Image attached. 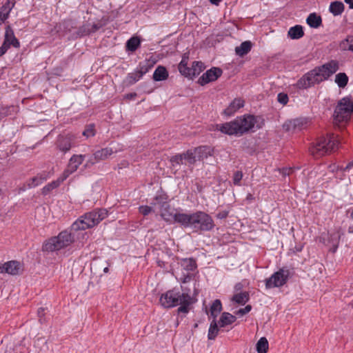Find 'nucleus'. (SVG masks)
Returning <instances> with one entry per match:
<instances>
[{
    "label": "nucleus",
    "instance_id": "26",
    "mask_svg": "<svg viewBox=\"0 0 353 353\" xmlns=\"http://www.w3.org/2000/svg\"><path fill=\"white\" fill-rule=\"evenodd\" d=\"M236 320L235 316L228 313L223 312L222 313L220 320L219 321V327H223L226 325H230L234 323Z\"/></svg>",
    "mask_w": 353,
    "mask_h": 353
},
{
    "label": "nucleus",
    "instance_id": "49",
    "mask_svg": "<svg viewBox=\"0 0 353 353\" xmlns=\"http://www.w3.org/2000/svg\"><path fill=\"white\" fill-rule=\"evenodd\" d=\"M252 309V306L250 305H246L244 308H241L237 310L235 314L239 316H243L244 314L248 313Z\"/></svg>",
    "mask_w": 353,
    "mask_h": 353
},
{
    "label": "nucleus",
    "instance_id": "54",
    "mask_svg": "<svg viewBox=\"0 0 353 353\" xmlns=\"http://www.w3.org/2000/svg\"><path fill=\"white\" fill-rule=\"evenodd\" d=\"M350 218L352 220H353V210L350 213ZM348 232L349 233H353V225H350L348 228Z\"/></svg>",
    "mask_w": 353,
    "mask_h": 353
},
{
    "label": "nucleus",
    "instance_id": "20",
    "mask_svg": "<svg viewBox=\"0 0 353 353\" xmlns=\"http://www.w3.org/2000/svg\"><path fill=\"white\" fill-rule=\"evenodd\" d=\"M65 179H66V178H63V174H61L60 175V176L57 180H54V181L49 183L48 184H47L42 188V190H41L42 194L47 195L52 190L58 188Z\"/></svg>",
    "mask_w": 353,
    "mask_h": 353
},
{
    "label": "nucleus",
    "instance_id": "27",
    "mask_svg": "<svg viewBox=\"0 0 353 353\" xmlns=\"http://www.w3.org/2000/svg\"><path fill=\"white\" fill-rule=\"evenodd\" d=\"M252 48V43L249 41L241 43L239 46L235 48V52L239 57H243L247 54Z\"/></svg>",
    "mask_w": 353,
    "mask_h": 353
},
{
    "label": "nucleus",
    "instance_id": "53",
    "mask_svg": "<svg viewBox=\"0 0 353 353\" xmlns=\"http://www.w3.org/2000/svg\"><path fill=\"white\" fill-rule=\"evenodd\" d=\"M44 312H45V309H44V308H43V307H39V308L38 309L37 312H38V315H39V320H40V321H41L42 317H43V316H44V314H45Z\"/></svg>",
    "mask_w": 353,
    "mask_h": 353
},
{
    "label": "nucleus",
    "instance_id": "14",
    "mask_svg": "<svg viewBox=\"0 0 353 353\" xmlns=\"http://www.w3.org/2000/svg\"><path fill=\"white\" fill-rule=\"evenodd\" d=\"M245 101L241 98L234 99L229 105L223 110V114L230 117L236 113L240 108L244 106Z\"/></svg>",
    "mask_w": 353,
    "mask_h": 353
},
{
    "label": "nucleus",
    "instance_id": "16",
    "mask_svg": "<svg viewBox=\"0 0 353 353\" xmlns=\"http://www.w3.org/2000/svg\"><path fill=\"white\" fill-rule=\"evenodd\" d=\"M6 273L10 275H17L22 272L21 264L17 261H10L5 263Z\"/></svg>",
    "mask_w": 353,
    "mask_h": 353
},
{
    "label": "nucleus",
    "instance_id": "56",
    "mask_svg": "<svg viewBox=\"0 0 353 353\" xmlns=\"http://www.w3.org/2000/svg\"><path fill=\"white\" fill-rule=\"evenodd\" d=\"M242 288V285L241 283H237L235 287V291L237 292L238 291H240Z\"/></svg>",
    "mask_w": 353,
    "mask_h": 353
},
{
    "label": "nucleus",
    "instance_id": "7",
    "mask_svg": "<svg viewBox=\"0 0 353 353\" xmlns=\"http://www.w3.org/2000/svg\"><path fill=\"white\" fill-rule=\"evenodd\" d=\"M352 112L353 102L350 98L344 97L339 101L334 112V117L335 120L339 122L347 121Z\"/></svg>",
    "mask_w": 353,
    "mask_h": 353
},
{
    "label": "nucleus",
    "instance_id": "44",
    "mask_svg": "<svg viewBox=\"0 0 353 353\" xmlns=\"http://www.w3.org/2000/svg\"><path fill=\"white\" fill-rule=\"evenodd\" d=\"M330 242L332 243V245L333 247L332 252H335L339 243L340 241V234L339 233H334L332 234L331 236Z\"/></svg>",
    "mask_w": 353,
    "mask_h": 353
},
{
    "label": "nucleus",
    "instance_id": "1",
    "mask_svg": "<svg viewBox=\"0 0 353 353\" xmlns=\"http://www.w3.org/2000/svg\"><path fill=\"white\" fill-rule=\"evenodd\" d=\"M339 70V63L331 61L321 66L316 67L304 74L295 84L299 89H306L314 84L327 80Z\"/></svg>",
    "mask_w": 353,
    "mask_h": 353
},
{
    "label": "nucleus",
    "instance_id": "35",
    "mask_svg": "<svg viewBox=\"0 0 353 353\" xmlns=\"http://www.w3.org/2000/svg\"><path fill=\"white\" fill-rule=\"evenodd\" d=\"M222 305L221 301L219 299L215 300L211 307H210V314L214 317V319H216V316L221 312Z\"/></svg>",
    "mask_w": 353,
    "mask_h": 353
},
{
    "label": "nucleus",
    "instance_id": "57",
    "mask_svg": "<svg viewBox=\"0 0 353 353\" xmlns=\"http://www.w3.org/2000/svg\"><path fill=\"white\" fill-rule=\"evenodd\" d=\"M254 199V196H253L252 194H250V193L248 194V195H247V196H246V200H248V201H252V200H253Z\"/></svg>",
    "mask_w": 353,
    "mask_h": 353
},
{
    "label": "nucleus",
    "instance_id": "29",
    "mask_svg": "<svg viewBox=\"0 0 353 353\" xmlns=\"http://www.w3.org/2000/svg\"><path fill=\"white\" fill-rule=\"evenodd\" d=\"M288 34L292 39H299L304 35V32L301 26L296 25L290 28Z\"/></svg>",
    "mask_w": 353,
    "mask_h": 353
},
{
    "label": "nucleus",
    "instance_id": "24",
    "mask_svg": "<svg viewBox=\"0 0 353 353\" xmlns=\"http://www.w3.org/2000/svg\"><path fill=\"white\" fill-rule=\"evenodd\" d=\"M250 299V295L248 292H236L233 295L231 301L239 305H245Z\"/></svg>",
    "mask_w": 353,
    "mask_h": 353
},
{
    "label": "nucleus",
    "instance_id": "6",
    "mask_svg": "<svg viewBox=\"0 0 353 353\" xmlns=\"http://www.w3.org/2000/svg\"><path fill=\"white\" fill-rule=\"evenodd\" d=\"M74 242V237L67 230L61 232L57 236L52 237L45 242L43 250L54 252L61 250Z\"/></svg>",
    "mask_w": 353,
    "mask_h": 353
},
{
    "label": "nucleus",
    "instance_id": "42",
    "mask_svg": "<svg viewBox=\"0 0 353 353\" xmlns=\"http://www.w3.org/2000/svg\"><path fill=\"white\" fill-rule=\"evenodd\" d=\"M143 76V74L138 69H137L133 72L128 74V79L129 83L133 84L141 79Z\"/></svg>",
    "mask_w": 353,
    "mask_h": 353
},
{
    "label": "nucleus",
    "instance_id": "25",
    "mask_svg": "<svg viewBox=\"0 0 353 353\" xmlns=\"http://www.w3.org/2000/svg\"><path fill=\"white\" fill-rule=\"evenodd\" d=\"M168 77V72L166 68L163 66H158L154 72L153 79L156 81H160L167 79Z\"/></svg>",
    "mask_w": 353,
    "mask_h": 353
},
{
    "label": "nucleus",
    "instance_id": "4",
    "mask_svg": "<svg viewBox=\"0 0 353 353\" xmlns=\"http://www.w3.org/2000/svg\"><path fill=\"white\" fill-rule=\"evenodd\" d=\"M340 144V140L334 134H328L326 137H321L310 146V154L314 158H320L335 152Z\"/></svg>",
    "mask_w": 353,
    "mask_h": 353
},
{
    "label": "nucleus",
    "instance_id": "30",
    "mask_svg": "<svg viewBox=\"0 0 353 353\" xmlns=\"http://www.w3.org/2000/svg\"><path fill=\"white\" fill-rule=\"evenodd\" d=\"M306 22L311 28H317L321 25L322 19L316 13H311L307 17Z\"/></svg>",
    "mask_w": 353,
    "mask_h": 353
},
{
    "label": "nucleus",
    "instance_id": "32",
    "mask_svg": "<svg viewBox=\"0 0 353 353\" xmlns=\"http://www.w3.org/2000/svg\"><path fill=\"white\" fill-rule=\"evenodd\" d=\"M349 78L345 72H339L335 76V83L341 88H344L348 83Z\"/></svg>",
    "mask_w": 353,
    "mask_h": 353
},
{
    "label": "nucleus",
    "instance_id": "62",
    "mask_svg": "<svg viewBox=\"0 0 353 353\" xmlns=\"http://www.w3.org/2000/svg\"><path fill=\"white\" fill-rule=\"evenodd\" d=\"M108 270H109V269H108V267H105V268L103 269V272H104L105 273H108Z\"/></svg>",
    "mask_w": 353,
    "mask_h": 353
},
{
    "label": "nucleus",
    "instance_id": "48",
    "mask_svg": "<svg viewBox=\"0 0 353 353\" xmlns=\"http://www.w3.org/2000/svg\"><path fill=\"white\" fill-rule=\"evenodd\" d=\"M278 101L282 105H286L288 102V96L284 92L279 93L277 95Z\"/></svg>",
    "mask_w": 353,
    "mask_h": 353
},
{
    "label": "nucleus",
    "instance_id": "12",
    "mask_svg": "<svg viewBox=\"0 0 353 353\" xmlns=\"http://www.w3.org/2000/svg\"><path fill=\"white\" fill-rule=\"evenodd\" d=\"M75 139V135L71 133L60 135L57 141V148L61 152L66 153L74 145Z\"/></svg>",
    "mask_w": 353,
    "mask_h": 353
},
{
    "label": "nucleus",
    "instance_id": "10",
    "mask_svg": "<svg viewBox=\"0 0 353 353\" xmlns=\"http://www.w3.org/2000/svg\"><path fill=\"white\" fill-rule=\"evenodd\" d=\"M113 153L114 151L112 148L108 147L98 150L94 152L92 157L86 161L84 167L89 168L96 163H98L101 161H104L110 157Z\"/></svg>",
    "mask_w": 353,
    "mask_h": 353
},
{
    "label": "nucleus",
    "instance_id": "13",
    "mask_svg": "<svg viewBox=\"0 0 353 353\" xmlns=\"http://www.w3.org/2000/svg\"><path fill=\"white\" fill-rule=\"evenodd\" d=\"M222 74V70L219 68H212L204 72L198 79V83L204 85L216 81Z\"/></svg>",
    "mask_w": 353,
    "mask_h": 353
},
{
    "label": "nucleus",
    "instance_id": "31",
    "mask_svg": "<svg viewBox=\"0 0 353 353\" xmlns=\"http://www.w3.org/2000/svg\"><path fill=\"white\" fill-rule=\"evenodd\" d=\"M16 347L15 341H10L6 343H2L0 345V353H16Z\"/></svg>",
    "mask_w": 353,
    "mask_h": 353
},
{
    "label": "nucleus",
    "instance_id": "43",
    "mask_svg": "<svg viewBox=\"0 0 353 353\" xmlns=\"http://www.w3.org/2000/svg\"><path fill=\"white\" fill-rule=\"evenodd\" d=\"M341 47L344 50L353 52V35L349 36L341 43Z\"/></svg>",
    "mask_w": 353,
    "mask_h": 353
},
{
    "label": "nucleus",
    "instance_id": "59",
    "mask_svg": "<svg viewBox=\"0 0 353 353\" xmlns=\"http://www.w3.org/2000/svg\"><path fill=\"white\" fill-rule=\"evenodd\" d=\"M353 167V163H350L347 165V166L345 168V170H347Z\"/></svg>",
    "mask_w": 353,
    "mask_h": 353
},
{
    "label": "nucleus",
    "instance_id": "55",
    "mask_svg": "<svg viewBox=\"0 0 353 353\" xmlns=\"http://www.w3.org/2000/svg\"><path fill=\"white\" fill-rule=\"evenodd\" d=\"M5 263L3 264H1L0 263V274H3V273H6V270H5Z\"/></svg>",
    "mask_w": 353,
    "mask_h": 353
},
{
    "label": "nucleus",
    "instance_id": "37",
    "mask_svg": "<svg viewBox=\"0 0 353 353\" xmlns=\"http://www.w3.org/2000/svg\"><path fill=\"white\" fill-rule=\"evenodd\" d=\"M140 39L137 37L130 38L126 43V48L128 50L134 52L140 46Z\"/></svg>",
    "mask_w": 353,
    "mask_h": 353
},
{
    "label": "nucleus",
    "instance_id": "38",
    "mask_svg": "<svg viewBox=\"0 0 353 353\" xmlns=\"http://www.w3.org/2000/svg\"><path fill=\"white\" fill-rule=\"evenodd\" d=\"M204 68V65L201 61H194L191 67V70H192V73H191V79L199 75Z\"/></svg>",
    "mask_w": 353,
    "mask_h": 353
},
{
    "label": "nucleus",
    "instance_id": "11",
    "mask_svg": "<svg viewBox=\"0 0 353 353\" xmlns=\"http://www.w3.org/2000/svg\"><path fill=\"white\" fill-rule=\"evenodd\" d=\"M85 156L83 154H73L69 159L66 169L63 172V178H68L70 174L77 170L82 164Z\"/></svg>",
    "mask_w": 353,
    "mask_h": 353
},
{
    "label": "nucleus",
    "instance_id": "61",
    "mask_svg": "<svg viewBox=\"0 0 353 353\" xmlns=\"http://www.w3.org/2000/svg\"><path fill=\"white\" fill-rule=\"evenodd\" d=\"M345 2L350 5L352 3V0H345Z\"/></svg>",
    "mask_w": 353,
    "mask_h": 353
},
{
    "label": "nucleus",
    "instance_id": "18",
    "mask_svg": "<svg viewBox=\"0 0 353 353\" xmlns=\"http://www.w3.org/2000/svg\"><path fill=\"white\" fill-rule=\"evenodd\" d=\"M198 161L204 160L213 154V149L209 146H200L194 148Z\"/></svg>",
    "mask_w": 353,
    "mask_h": 353
},
{
    "label": "nucleus",
    "instance_id": "39",
    "mask_svg": "<svg viewBox=\"0 0 353 353\" xmlns=\"http://www.w3.org/2000/svg\"><path fill=\"white\" fill-rule=\"evenodd\" d=\"M302 125H303L302 121H301L300 119H294V120H291V121L286 122L283 125V127L287 130H295L296 128H300V127Z\"/></svg>",
    "mask_w": 353,
    "mask_h": 353
},
{
    "label": "nucleus",
    "instance_id": "58",
    "mask_svg": "<svg viewBox=\"0 0 353 353\" xmlns=\"http://www.w3.org/2000/svg\"><path fill=\"white\" fill-rule=\"evenodd\" d=\"M212 4L218 5L221 0H210Z\"/></svg>",
    "mask_w": 353,
    "mask_h": 353
},
{
    "label": "nucleus",
    "instance_id": "34",
    "mask_svg": "<svg viewBox=\"0 0 353 353\" xmlns=\"http://www.w3.org/2000/svg\"><path fill=\"white\" fill-rule=\"evenodd\" d=\"M344 10V5L339 1L331 3L330 6V11L334 15H339L342 13Z\"/></svg>",
    "mask_w": 353,
    "mask_h": 353
},
{
    "label": "nucleus",
    "instance_id": "36",
    "mask_svg": "<svg viewBox=\"0 0 353 353\" xmlns=\"http://www.w3.org/2000/svg\"><path fill=\"white\" fill-rule=\"evenodd\" d=\"M256 347L258 353H266L268 350V341L267 339L261 337L256 343Z\"/></svg>",
    "mask_w": 353,
    "mask_h": 353
},
{
    "label": "nucleus",
    "instance_id": "33",
    "mask_svg": "<svg viewBox=\"0 0 353 353\" xmlns=\"http://www.w3.org/2000/svg\"><path fill=\"white\" fill-rule=\"evenodd\" d=\"M219 327L216 319H213L211 322L208 334V338L210 340H214L219 333Z\"/></svg>",
    "mask_w": 353,
    "mask_h": 353
},
{
    "label": "nucleus",
    "instance_id": "2",
    "mask_svg": "<svg viewBox=\"0 0 353 353\" xmlns=\"http://www.w3.org/2000/svg\"><path fill=\"white\" fill-rule=\"evenodd\" d=\"M256 117L251 114L238 117L233 121L216 125V129L222 133L241 137L251 130L256 124Z\"/></svg>",
    "mask_w": 353,
    "mask_h": 353
},
{
    "label": "nucleus",
    "instance_id": "17",
    "mask_svg": "<svg viewBox=\"0 0 353 353\" xmlns=\"http://www.w3.org/2000/svg\"><path fill=\"white\" fill-rule=\"evenodd\" d=\"M3 42L8 44L9 47L12 46L16 48H18L20 46L19 40L14 36L12 29L9 26L6 28Z\"/></svg>",
    "mask_w": 353,
    "mask_h": 353
},
{
    "label": "nucleus",
    "instance_id": "28",
    "mask_svg": "<svg viewBox=\"0 0 353 353\" xmlns=\"http://www.w3.org/2000/svg\"><path fill=\"white\" fill-rule=\"evenodd\" d=\"M184 164L194 165L198 161L194 149L182 154Z\"/></svg>",
    "mask_w": 353,
    "mask_h": 353
},
{
    "label": "nucleus",
    "instance_id": "40",
    "mask_svg": "<svg viewBox=\"0 0 353 353\" xmlns=\"http://www.w3.org/2000/svg\"><path fill=\"white\" fill-rule=\"evenodd\" d=\"M182 267L188 271H193L196 268V261L192 259H185L181 261Z\"/></svg>",
    "mask_w": 353,
    "mask_h": 353
},
{
    "label": "nucleus",
    "instance_id": "19",
    "mask_svg": "<svg viewBox=\"0 0 353 353\" xmlns=\"http://www.w3.org/2000/svg\"><path fill=\"white\" fill-rule=\"evenodd\" d=\"M14 6V2L12 0H8L0 8V25L5 21L8 17L9 14Z\"/></svg>",
    "mask_w": 353,
    "mask_h": 353
},
{
    "label": "nucleus",
    "instance_id": "9",
    "mask_svg": "<svg viewBox=\"0 0 353 353\" xmlns=\"http://www.w3.org/2000/svg\"><path fill=\"white\" fill-rule=\"evenodd\" d=\"M289 277V271L283 268L279 269L274 272L270 278L265 279V288L271 289L284 285Z\"/></svg>",
    "mask_w": 353,
    "mask_h": 353
},
{
    "label": "nucleus",
    "instance_id": "60",
    "mask_svg": "<svg viewBox=\"0 0 353 353\" xmlns=\"http://www.w3.org/2000/svg\"><path fill=\"white\" fill-rule=\"evenodd\" d=\"M284 170H285V172H283L284 174H290V171L291 170V169L290 168L285 169Z\"/></svg>",
    "mask_w": 353,
    "mask_h": 353
},
{
    "label": "nucleus",
    "instance_id": "46",
    "mask_svg": "<svg viewBox=\"0 0 353 353\" xmlns=\"http://www.w3.org/2000/svg\"><path fill=\"white\" fill-rule=\"evenodd\" d=\"M15 344H17V347L15 348L16 353H25L27 350L23 339L17 341H15Z\"/></svg>",
    "mask_w": 353,
    "mask_h": 353
},
{
    "label": "nucleus",
    "instance_id": "3",
    "mask_svg": "<svg viewBox=\"0 0 353 353\" xmlns=\"http://www.w3.org/2000/svg\"><path fill=\"white\" fill-rule=\"evenodd\" d=\"M159 301L161 305L165 308L174 307L180 305L178 308L179 313H188L189 306L194 303L193 299L188 293L176 292L174 290H168L161 294Z\"/></svg>",
    "mask_w": 353,
    "mask_h": 353
},
{
    "label": "nucleus",
    "instance_id": "50",
    "mask_svg": "<svg viewBox=\"0 0 353 353\" xmlns=\"http://www.w3.org/2000/svg\"><path fill=\"white\" fill-rule=\"evenodd\" d=\"M243 177V173L240 171H237L234 174L233 182L234 185H239V183Z\"/></svg>",
    "mask_w": 353,
    "mask_h": 353
},
{
    "label": "nucleus",
    "instance_id": "41",
    "mask_svg": "<svg viewBox=\"0 0 353 353\" xmlns=\"http://www.w3.org/2000/svg\"><path fill=\"white\" fill-rule=\"evenodd\" d=\"M153 67V63L149 60L141 62L137 69L143 74L147 73Z\"/></svg>",
    "mask_w": 353,
    "mask_h": 353
},
{
    "label": "nucleus",
    "instance_id": "5",
    "mask_svg": "<svg viewBox=\"0 0 353 353\" xmlns=\"http://www.w3.org/2000/svg\"><path fill=\"white\" fill-rule=\"evenodd\" d=\"M108 216L105 209L96 210L81 216L71 226L73 231L85 230L98 225Z\"/></svg>",
    "mask_w": 353,
    "mask_h": 353
},
{
    "label": "nucleus",
    "instance_id": "21",
    "mask_svg": "<svg viewBox=\"0 0 353 353\" xmlns=\"http://www.w3.org/2000/svg\"><path fill=\"white\" fill-rule=\"evenodd\" d=\"M49 178V176L47 173L43 172L37 174V176L31 178L27 182V186L28 188H32L39 185L41 184L43 181H46Z\"/></svg>",
    "mask_w": 353,
    "mask_h": 353
},
{
    "label": "nucleus",
    "instance_id": "22",
    "mask_svg": "<svg viewBox=\"0 0 353 353\" xmlns=\"http://www.w3.org/2000/svg\"><path fill=\"white\" fill-rule=\"evenodd\" d=\"M160 214L165 221H171L174 219V214L172 213L170 206L166 203L161 205Z\"/></svg>",
    "mask_w": 353,
    "mask_h": 353
},
{
    "label": "nucleus",
    "instance_id": "63",
    "mask_svg": "<svg viewBox=\"0 0 353 353\" xmlns=\"http://www.w3.org/2000/svg\"><path fill=\"white\" fill-rule=\"evenodd\" d=\"M350 8H353V0H352V3L350 4Z\"/></svg>",
    "mask_w": 353,
    "mask_h": 353
},
{
    "label": "nucleus",
    "instance_id": "47",
    "mask_svg": "<svg viewBox=\"0 0 353 353\" xmlns=\"http://www.w3.org/2000/svg\"><path fill=\"white\" fill-rule=\"evenodd\" d=\"M95 131H94V125H89L87 126L85 130L83 132V135L86 137H91L94 136Z\"/></svg>",
    "mask_w": 353,
    "mask_h": 353
},
{
    "label": "nucleus",
    "instance_id": "45",
    "mask_svg": "<svg viewBox=\"0 0 353 353\" xmlns=\"http://www.w3.org/2000/svg\"><path fill=\"white\" fill-rule=\"evenodd\" d=\"M170 162L172 167H176L181 164H184L182 154L175 155L170 159Z\"/></svg>",
    "mask_w": 353,
    "mask_h": 353
},
{
    "label": "nucleus",
    "instance_id": "51",
    "mask_svg": "<svg viewBox=\"0 0 353 353\" xmlns=\"http://www.w3.org/2000/svg\"><path fill=\"white\" fill-rule=\"evenodd\" d=\"M152 208L148 205H142L139 207V212L144 216L148 215L152 212Z\"/></svg>",
    "mask_w": 353,
    "mask_h": 353
},
{
    "label": "nucleus",
    "instance_id": "15",
    "mask_svg": "<svg viewBox=\"0 0 353 353\" xmlns=\"http://www.w3.org/2000/svg\"><path fill=\"white\" fill-rule=\"evenodd\" d=\"M173 220L185 228H191L192 214L175 213Z\"/></svg>",
    "mask_w": 353,
    "mask_h": 353
},
{
    "label": "nucleus",
    "instance_id": "23",
    "mask_svg": "<svg viewBox=\"0 0 353 353\" xmlns=\"http://www.w3.org/2000/svg\"><path fill=\"white\" fill-rule=\"evenodd\" d=\"M188 59L183 57L179 64L178 69L182 75L188 78H191V73H192V70H191V68L188 67Z\"/></svg>",
    "mask_w": 353,
    "mask_h": 353
},
{
    "label": "nucleus",
    "instance_id": "52",
    "mask_svg": "<svg viewBox=\"0 0 353 353\" xmlns=\"http://www.w3.org/2000/svg\"><path fill=\"white\" fill-rule=\"evenodd\" d=\"M9 48V46L6 44L5 42H3L2 46L0 47V57L3 55L6 52Z\"/></svg>",
    "mask_w": 353,
    "mask_h": 353
},
{
    "label": "nucleus",
    "instance_id": "8",
    "mask_svg": "<svg viewBox=\"0 0 353 353\" xmlns=\"http://www.w3.org/2000/svg\"><path fill=\"white\" fill-rule=\"evenodd\" d=\"M214 221L210 216L203 212L192 213L191 228L196 230H210L214 227Z\"/></svg>",
    "mask_w": 353,
    "mask_h": 353
}]
</instances>
